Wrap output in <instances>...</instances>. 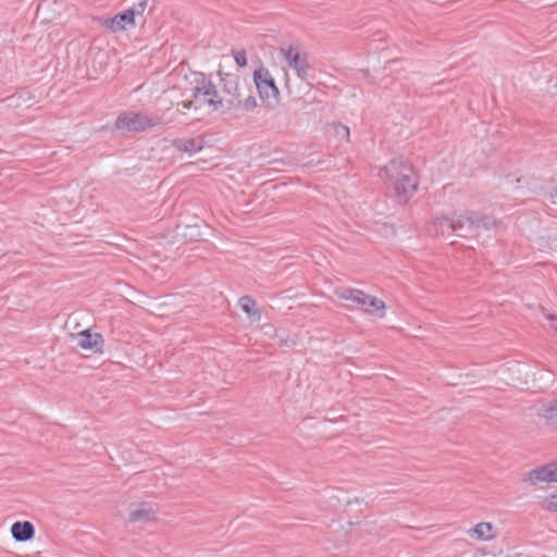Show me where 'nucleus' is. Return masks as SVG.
I'll list each match as a JSON object with an SVG mask.
<instances>
[{"mask_svg": "<svg viewBox=\"0 0 557 557\" xmlns=\"http://www.w3.org/2000/svg\"><path fill=\"white\" fill-rule=\"evenodd\" d=\"M50 2H40L39 5L37 7V13H39L41 10H44L45 5H49Z\"/></svg>", "mask_w": 557, "mask_h": 557, "instance_id": "24", "label": "nucleus"}, {"mask_svg": "<svg viewBox=\"0 0 557 557\" xmlns=\"http://www.w3.org/2000/svg\"><path fill=\"white\" fill-rule=\"evenodd\" d=\"M103 25L112 32L125 30L135 25V12L133 9H127L114 17L107 18Z\"/></svg>", "mask_w": 557, "mask_h": 557, "instance_id": "10", "label": "nucleus"}, {"mask_svg": "<svg viewBox=\"0 0 557 557\" xmlns=\"http://www.w3.org/2000/svg\"><path fill=\"white\" fill-rule=\"evenodd\" d=\"M154 519V510L148 503H141L129 512V520L133 522H148Z\"/></svg>", "mask_w": 557, "mask_h": 557, "instance_id": "15", "label": "nucleus"}, {"mask_svg": "<svg viewBox=\"0 0 557 557\" xmlns=\"http://www.w3.org/2000/svg\"><path fill=\"white\" fill-rule=\"evenodd\" d=\"M193 101L189 103H184V108H190L194 106L195 109H198L207 106L213 111L222 112L219 92L215 86L203 75H200V77L196 79V85L193 88Z\"/></svg>", "mask_w": 557, "mask_h": 557, "instance_id": "4", "label": "nucleus"}, {"mask_svg": "<svg viewBox=\"0 0 557 557\" xmlns=\"http://www.w3.org/2000/svg\"><path fill=\"white\" fill-rule=\"evenodd\" d=\"M539 416L547 423H557V398L544 404L540 408Z\"/></svg>", "mask_w": 557, "mask_h": 557, "instance_id": "18", "label": "nucleus"}, {"mask_svg": "<svg viewBox=\"0 0 557 557\" xmlns=\"http://www.w3.org/2000/svg\"><path fill=\"white\" fill-rule=\"evenodd\" d=\"M468 535L478 541H491L496 534L491 522H480L468 531Z\"/></svg>", "mask_w": 557, "mask_h": 557, "instance_id": "14", "label": "nucleus"}, {"mask_svg": "<svg viewBox=\"0 0 557 557\" xmlns=\"http://www.w3.org/2000/svg\"><path fill=\"white\" fill-rule=\"evenodd\" d=\"M548 508L557 511V493L549 496Z\"/></svg>", "mask_w": 557, "mask_h": 557, "instance_id": "21", "label": "nucleus"}, {"mask_svg": "<svg viewBox=\"0 0 557 557\" xmlns=\"http://www.w3.org/2000/svg\"><path fill=\"white\" fill-rule=\"evenodd\" d=\"M173 146L180 151L191 154L203 148V141L200 138H178L173 140Z\"/></svg>", "mask_w": 557, "mask_h": 557, "instance_id": "16", "label": "nucleus"}, {"mask_svg": "<svg viewBox=\"0 0 557 557\" xmlns=\"http://www.w3.org/2000/svg\"><path fill=\"white\" fill-rule=\"evenodd\" d=\"M454 222L451 216H438L435 218L429 225H428V233L431 236L435 237H444L448 238L450 235L455 234L454 230Z\"/></svg>", "mask_w": 557, "mask_h": 557, "instance_id": "12", "label": "nucleus"}, {"mask_svg": "<svg viewBox=\"0 0 557 557\" xmlns=\"http://www.w3.org/2000/svg\"><path fill=\"white\" fill-rule=\"evenodd\" d=\"M339 299L350 301L352 305L361 308L366 313L380 312V317L385 315V302L374 296L368 295L360 289L345 288L336 292Z\"/></svg>", "mask_w": 557, "mask_h": 557, "instance_id": "5", "label": "nucleus"}, {"mask_svg": "<svg viewBox=\"0 0 557 557\" xmlns=\"http://www.w3.org/2000/svg\"><path fill=\"white\" fill-rule=\"evenodd\" d=\"M222 90L219 98L222 112L235 110L250 112L257 108V99L248 84L236 74L221 73Z\"/></svg>", "mask_w": 557, "mask_h": 557, "instance_id": "2", "label": "nucleus"}, {"mask_svg": "<svg viewBox=\"0 0 557 557\" xmlns=\"http://www.w3.org/2000/svg\"><path fill=\"white\" fill-rule=\"evenodd\" d=\"M549 326L554 330V332L557 334V317L556 315H549Z\"/></svg>", "mask_w": 557, "mask_h": 557, "instance_id": "22", "label": "nucleus"}, {"mask_svg": "<svg viewBox=\"0 0 557 557\" xmlns=\"http://www.w3.org/2000/svg\"><path fill=\"white\" fill-rule=\"evenodd\" d=\"M330 132L339 144L343 141H349L350 131L346 125L342 123H333L330 125Z\"/></svg>", "mask_w": 557, "mask_h": 557, "instance_id": "19", "label": "nucleus"}, {"mask_svg": "<svg viewBox=\"0 0 557 557\" xmlns=\"http://www.w3.org/2000/svg\"><path fill=\"white\" fill-rule=\"evenodd\" d=\"M451 219L454 222L453 230L455 234L460 237L475 235L481 225L484 227L487 226V221L472 211L466 214L453 215Z\"/></svg>", "mask_w": 557, "mask_h": 557, "instance_id": "7", "label": "nucleus"}, {"mask_svg": "<svg viewBox=\"0 0 557 557\" xmlns=\"http://www.w3.org/2000/svg\"><path fill=\"white\" fill-rule=\"evenodd\" d=\"M72 337L76 339V345L82 349L102 352L103 338L100 333H92L90 330H85L76 335H72Z\"/></svg>", "mask_w": 557, "mask_h": 557, "instance_id": "9", "label": "nucleus"}, {"mask_svg": "<svg viewBox=\"0 0 557 557\" xmlns=\"http://www.w3.org/2000/svg\"><path fill=\"white\" fill-rule=\"evenodd\" d=\"M11 533L15 541L26 542L34 537L35 528L29 521L14 522L11 527Z\"/></svg>", "mask_w": 557, "mask_h": 557, "instance_id": "13", "label": "nucleus"}, {"mask_svg": "<svg viewBox=\"0 0 557 557\" xmlns=\"http://www.w3.org/2000/svg\"><path fill=\"white\" fill-rule=\"evenodd\" d=\"M280 52L287 66L295 72L298 78L306 81L309 76L310 65L306 52H301L293 45L283 46Z\"/></svg>", "mask_w": 557, "mask_h": 557, "instance_id": "6", "label": "nucleus"}, {"mask_svg": "<svg viewBox=\"0 0 557 557\" xmlns=\"http://www.w3.org/2000/svg\"><path fill=\"white\" fill-rule=\"evenodd\" d=\"M379 175L401 203L407 202L418 187V178L413 168L399 159L392 160L381 169Z\"/></svg>", "mask_w": 557, "mask_h": 557, "instance_id": "1", "label": "nucleus"}, {"mask_svg": "<svg viewBox=\"0 0 557 557\" xmlns=\"http://www.w3.org/2000/svg\"><path fill=\"white\" fill-rule=\"evenodd\" d=\"M233 55H234V60L236 62V64L239 66V67H244L247 65V57H246V51L245 50H236L233 52Z\"/></svg>", "mask_w": 557, "mask_h": 557, "instance_id": "20", "label": "nucleus"}, {"mask_svg": "<svg viewBox=\"0 0 557 557\" xmlns=\"http://www.w3.org/2000/svg\"><path fill=\"white\" fill-rule=\"evenodd\" d=\"M162 124L163 121L159 115L144 111H125L115 121V127L123 133L145 132Z\"/></svg>", "mask_w": 557, "mask_h": 557, "instance_id": "3", "label": "nucleus"}, {"mask_svg": "<svg viewBox=\"0 0 557 557\" xmlns=\"http://www.w3.org/2000/svg\"><path fill=\"white\" fill-rule=\"evenodd\" d=\"M239 307L252 321H259L261 319V312L257 308L255 299L250 296H243L239 298Z\"/></svg>", "mask_w": 557, "mask_h": 557, "instance_id": "17", "label": "nucleus"}, {"mask_svg": "<svg viewBox=\"0 0 557 557\" xmlns=\"http://www.w3.org/2000/svg\"><path fill=\"white\" fill-rule=\"evenodd\" d=\"M549 198L553 203L557 205V189L549 195Z\"/></svg>", "mask_w": 557, "mask_h": 557, "instance_id": "23", "label": "nucleus"}, {"mask_svg": "<svg viewBox=\"0 0 557 557\" xmlns=\"http://www.w3.org/2000/svg\"><path fill=\"white\" fill-rule=\"evenodd\" d=\"M527 481L531 484L537 482H557V462L537 467L528 473Z\"/></svg>", "mask_w": 557, "mask_h": 557, "instance_id": "11", "label": "nucleus"}, {"mask_svg": "<svg viewBox=\"0 0 557 557\" xmlns=\"http://www.w3.org/2000/svg\"><path fill=\"white\" fill-rule=\"evenodd\" d=\"M253 81L262 100L271 101L277 99L278 89L273 76L267 69L261 67L256 70L253 72Z\"/></svg>", "mask_w": 557, "mask_h": 557, "instance_id": "8", "label": "nucleus"}]
</instances>
